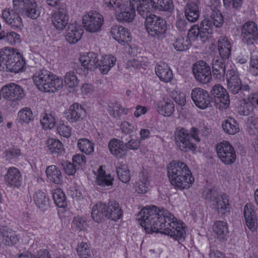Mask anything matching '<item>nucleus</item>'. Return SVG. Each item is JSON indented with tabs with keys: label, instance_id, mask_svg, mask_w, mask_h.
<instances>
[{
	"label": "nucleus",
	"instance_id": "nucleus-25",
	"mask_svg": "<svg viewBox=\"0 0 258 258\" xmlns=\"http://www.w3.org/2000/svg\"><path fill=\"white\" fill-rule=\"evenodd\" d=\"M110 153L115 157L121 158L125 156L127 150L123 141L117 139L110 140L108 143Z\"/></svg>",
	"mask_w": 258,
	"mask_h": 258
},
{
	"label": "nucleus",
	"instance_id": "nucleus-20",
	"mask_svg": "<svg viewBox=\"0 0 258 258\" xmlns=\"http://www.w3.org/2000/svg\"><path fill=\"white\" fill-rule=\"evenodd\" d=\"M22 176L20 171L12 167L8 169L7 173L4 176V180L7 185L15 187H19L22 183Z\"/></svg>",
	"mask_w": 258,
	"mask_h": 258
},
{
	"label": "nucleus",
	"instance_id": "nucleus-35",
	"mask_svg": "<svg viewBox=\"0 0 258 258\" xmlns=\"http://www.w3.org/2000/svg\"><path fill=\"white\" fill-rule=\"evenodd\" d=\"M204 20L210 22L209 27L213 29V26L217 28L221 27L224 23V18L220 11L216 8H214L210 15V18L205 19Z\"/></svg>",
	"mask_w": 258,
	"mask_h": 258
},
{
	"label": "nucleus",
	"instance_id": "nucleus-42",
	"mask_svg": "<svg viewBox=\"0 0 258 258\" xmlns=\"http://www.w3.org/2000/svg\"><path fill=\"white\" fill-rule=\"evenodd\" d=\"M0 40H3L11 45L19 43L21 41L20 36L17 33L13 31L6 32L2 31L0 32Z\"/></svg>",
	"mask_w": 258,
	"mask_h": 258
},
{
	"label": "nucleus",
	"instance_id": "nucleus-9",
	"mask_svg": "<svg viewBox=\"0 0 258 258\" xmlns=\"http://www.w3.org/2000/svg\"><path fill=\"white\" fill-rule=\"evenodd\" d=\"M82 21L84 27L87 31L91 33L99 31L104 22L103 16L96 11L90 12L84 16Z\"/></svg>",
	"mask_w": 258,
	"mask_h": 258
},
{
	"label": "nucleus",
	"instance_id": "nucleus-58",
	"mask_svg": "<svg viewBox=\"0 0 258 258\" xmlns=\"http://www.w3.org/2000/svg\"><path fill=\"white\" fill-rule=\"evenodd\" d=\"M72 226L77 229L78 231L84 230L87 224L85 219L80 217H76L72 222Z\"/></svg>",
	"mask_w": 258,
	"mask_h": 258
},
{
	"label": "nucleus",
	"instance_id": "nucleus-55",
	"mask_svg": "<svg viewBox=\"0 0 258 258\" xmlns=\"http://www.w3.org/2000/svg\"><path fill=\"white\" fill-rule=\"evenodd\" d=\"M247 130L251 135L258 134V117L254 116H250L247 118Z\"/></svg>",
	"mask_w": 258,
	"mask_h": 258
},
{
	"label": "nucleus",
	"instance_id": "nucleus-56",
	"mask_svg": "<svg viewBox=\"0 0 258 258\" xmlns=\"http://www.w3.org/2000/svg\"><path fill=\"white\" fill-rule=\"evenodd\" d=\"M239 108V112L242 115H248L253 110L254 106L244 99Z\"/></svg>",
	"mask_w": 258,
	"mask_h": 258
},
{
	"label": "nucleus",
	"instance_id": "nucleus-39",
	"mask_svg": "<svg viewBox=\"0 0 258 258\" xmlns=\"http://www.w3.org/2000/svg\"><path fill=\"white\" fill-rule=\"evenodd\" d=\"M113 178L110 174H106L105 171L100 167L98 169V174L96 177V182L99 185L103 187L112 185Z\"/></svg>",
	"mask_w": 258,
	"mask_h": 258
},
{
	"label": "nucleus",
	"instance_id": "nucleus-14",
	"mask_svg": "<svg viewBox=\"0 0 258 258\" xmlns=\"http://www.w3.org/2000/svg\"><path fill=\"white\" fill-rule=\"evenodd\" d=\"M51 20L54 27L58 30H63L68 24L69 16L66 5L60 7L51 15Z\"/></svg>",
	"mask_w": 258,
	"mask_h": 258
},
{
	"label": "nucleus",
	"instance_id": "nucleus-54",
	"mask_svg": "<svg viewBox=\"0 0 258 258\" xmlns=\"http://www.w3.org/2000/svg\"><path fill=\"white\" fill-rule=\"evenodd\" d=\"M64 83L68 87L75 88L78 86L79 80L74 72L69 71L65 75Z\"/></svg>",
	"mask_w": 258,
	"mask_h": 258
},
{
	"label": "nucleus",
	"instance_id": "nucleus-38",
	"mask_svg": "<svg viewBox=\"0 0 258 258\" xmlns=\"http://www.w3.org/2000/svg\"><path fill=\"white\" fill-rule=\"evenodd\" d=\"M50 81L48 83L44 92H55L61 89L63 87V80L52 74Z\"/></svg>",
	"mask_w": 258,
	"mask_h": 258
},
{
	"label": "nucleus",
	"instance_id": "nucleus-36",
	"mask_svg": "<svg viewBox=\"0 0 258 258\" xmlns=\"http://www.w3.org/2000/svg\"><path fill=\"white\" fill-rule=\"evenodd\" d=\"M158 112L164 116H170L174 111V104L171 100H162L158 103Z\"/></svg>",
	"mask_w": 258,
	"mask_h": 258
},
{
	"label": "nucleus",
	"instance_id": "nucleus-17",
	"mask_svg": "<svg viewBox=\"0 0 258 258\" xmlns=\"http://www.w3.org/2000/svg\"><path fill=\"white\" fill-rule=\"evenodd\" d=\"M2 17L5 22L14 29H21L23 26L21 18L14 10L4 9L2 11Z\"/></svg>",
	"mask_w": 258,
	"mask_h": 258
},
{
	"label": "nucleus",
	"instance_id": "nucleus-53",
	"mask_svg": "<svg viewBox=\"0 0 258 258\" xmlns=\"http://www.w3.org/2000/svg\"><path fill=\"white\" fill-rule=\"evenodd\" d=\"M34 200L39 208L44 209L48 205V199L46 198L45 194L41 190L35 193Z\"/></svg>",
	"mask_w": 258,
	"mask_h": 258
},
{
	"label": "nucleus",
	"instance_id": "nucleus-5",
	"mask_svg": "<svg viewBox=\"0 0 258 258\" xmlns=\"http://www.w3.org/2000/svg\"><path fill=\"white\" fill-rule=\"evenodd\" d=\"M202 197L213 203L220 216L224 217L229 214V204L227 196L219 194L215 187H205L202 191Z\"/></svg>",
	"mask_w": 258,
	"mask_h": 258
},
{
	"label": "nucleus",
	"instance_id": "nucleus-63",
	"mask_svg": "<svg viewBox=\"0 0 258 258\" xmlns=\"http://www.w3.org/2000/svg\"><path fill=\"white\" fill-rule=\"evenodd\" d=\"M73 162L77 167V166L84 165L86 162V157L83 154H76L73 157Z\"/></svg>",
	"mask_w": 258,
	"mask_h": 258
},
{
	"label": "nucleus",
	"instance_id": "nucleus-7",
	"mask_svg": "<svg viewBox=\"0 0 258 258\" xmlns=\"http://www.w3.org/2000/svg\"><path fill=\"white\" fill-rule=\"evenodd\" d=\"M145 26L150 36L158 39L164 37L166 22L161 17L153 15L145 20Z\"/></svg>",
	"mask_w": 258,
	"mask_h": 258
},
{
	"label": "nucleus",
	"instance_id": "nucleus-48",
	"mask_svg": "<svg viewBox=\"0 0 258 258\" xmlns=\"http://www.w3.org/2000/svg\"><path fill=\"white\" fill-rule=\"evenodd\" d=\"M52 194L54 203L58 207L64 208L67 206L66 197L61 189H54Z\"/></svg>",
	"mask_w": 258,
	"mask_h": 258
},
{
	"label": "nucleus",
	"instance_id": "nucleus-62",
	"mask_svg": "<svg viewBox=\"0 0 258 258\" xmlns=\"http://www.w3.org/2000/svg\"><path fill=\"white\" fill-rule=\"evenodd\" d=\"M249 70L252 76H258V58L251 57L250 61Z\"/></svg>",
	"mask_w": 258,
	"mask_h": 258
},
{
	"label": "nucleus",
	"instance_id": "nucleus-13",
	"mask_svg": "<svg viewBox=\"0 0 258 258\" xmlns=\"http://www.w3.org/2000/svg\"><path fill=\"white\" fill-rule=\"evenodd\" d=\"M132 6L138 13L143 18L147 19L152 16V13L155 11V2L152 0H131Z\"/></svg>",
	"mask_w": 258,
	"mask_h": 258
},
{
	"label": "nucleus",
	"instance_id": "nucleus-64",
	"mask_svg": "<svg viewBox=\"0 0 258 258\" xmlns=\"http://www.w3.org/2000/svg\"><path fill=\"white\" fill-rule=\"evenodd\" d=\"M189 24L186 20L183 19H179L176 22V27L178 31L181 32H185L189 27Z\"/></svg>",
	"mask_w": 258,
	"mask_h": 258
},
{
	"label": "nucleus",
	"instance_id": "nucleus-51",
	"mask_svg": "<svg viewBox=\"0 0 258 258\" xmlns=\"http://www.w3.org/2000/svg\"><path fill=\"white\" fill-rule=\"evenodd\" d=\"M78 146L82 152L87 155H90L94 151V145L89 140L80 139L78 142Z\"/></svg>",
	"mask_w": 258,
	"mask_h": 258
},
{
	"label": "nucleus",
	"instance_id": "nucleus-59",
	"mask_svg": "<svg viewBox=\"0 0 258 258\" xmlns=\"http://www.w3.org/2000/svg\"><path fill=\"white\" fill-rule=\"evenodd\" d=\"M188 41H185L183 38L180 37L176 40L173 45L175 49L177 50L183 51L188 49Z\"/></svg>",
	"mask_w": 258,
	"mask_h": 258
},
{
	"label": "nucleus",
	"instance_id": "nucleus-43",
	"mask_svg": "<svg viewBox=\"0 0 258 258\" xmlns=\"http://www.w3.org/2000/svg\"><path fill=\"white\" fill-rule=\"evenodd\" d=\"M46 144L48 150L52 153L62 154L64 152L62 143L58 140L55 139H49Z\"/></svg>",
	"mask_w": 258,
	"mask_h": 258
},
{
	"label": "nucleus",
	"instance_id": "nucleus-44",
	"mask_svg": "<svg viewBox=\"0 0 258 258\" xmlns=\"http://www.w3.org/2000/svg\"><path fill=\"white\" fill-rule=\"evenodd\" d=\"M77 252L80 258H93L94 254L89 245L84 242L78 244Z\"/></svg>",
	"mask_w": 258,
	"mask_h": 258
},
{
	"label": "nucleus",
	"instance_id": "nucleus-57",
	"mask_svg": "<svg viewBox=\"0 0 258 258\" xmlns=\"http://www.w3.org/2000/svg\"><path fill=\"white\" fill-rule=\"evenodd\" d=\"M149 181L146 178L143 177L136 183L135 189L139 194H144L147 191Z\"/></svg>",
	"mask_w": 258,
	"mask_h": 258
},
{
	"label": "nucleus",
	"instance_id": "nucleus-60",
	"mask_svg": "<svg viewBox=\"0 0 258 258\" xmlns=\"http://www.w3.org/2000/svg\"><path fill=\"white\" fill-rule=\"evenodd\" d=\"M61 166L68 175H73L76 171L77 167L73 163L64 161L61 163Z\"/></svg>",
	"mask_w": 258,
	"mask_h": 258
},
{
	"label": "nucleus",
	"instance_id": "nucleus-30",
	"mask_svg": "<svg viewBox=\"0 0 258 258\" xmlns=\"http://www.w3.org/2000/svg\"><path fill=\"white\" fill-rule=\"evenodd\" d=\"M231 43L228 38L221 36L218 41V48L219 54L223 59L229 58L231 54Z\"/></svg>",
	"mask_w": 258,
	"mask_h": 258
},
{
	"label": "nucleus",
	"instance_id": "nucleus-41",
	"mask_svg": "<svg viewBox=\"0 0 258 258\" xmlns=\"http://www.w3.org/2000/svg\"><path fill=\"white\" fill-rule=\"evenodd\" d=\"M26 15L32 19H37L40 14V10L35 0H31L30 3L24 9Z\"/></svg>",
	"mask_w": 258,
	"mask_h": 258
},
{
	"label": "nucleus",
	"instance_id": "nucleus-21",
	"mask_svg": "<svg viewBox=\"0 0 258 258\" xmlns=\"http://www.w3.org/2000/svg\"><path fill=\"white\" fill-rule=\"evenodd\" d=\"M52 74L46 70H42L37 72L33 76L34 83L39 90L44 91Z\"/></svg>",
	"mask_w": 258,
	"mask_h": 258
},
{
	"label": "nucleus",
	"instance_id": "nucleus-26",
	"mask_svg": "<svg viewBox=\"0 0 258 258\" xmlns=\"http://www.w3.org/2000/svg\"><path fill=\"white\" fill-rule=\"evenodd\" d=\"M199 2H190L186 4L184 8V15L190 22H196L200 17Z\"/></svg>",
	"mask_w": 258,
	"mask_h": 258
},
{
	"label": "nucleus",
	"instance_id": "nucleus-24",
	"mask_svg": "<svg viewBox=\"0 0 258 258\" xmlns=\"http://www.w3.org/2000/svg\"><path fill=\"white\" fill-rule=\"evenodd\" d=\"M243 213L246 226L249 229L253 231L256 228L257 223L253 206L246 204L244 208Z\"/></svg>",
	"mask_w": 258,
	"mask_h": 258
},
{
	"label": "nucleus",
	"instance_id": "nucleus-23",
	"mask_svg": "<svg viewBox=\"0 0 258 258\" xmlns=\"http://www.w3.org/2000/svg\"><path fill=\"white\" fill-rule=\"evenodd\" d=\"M107 210L106 204L102 202L97 203L92 208L91 216L93 220L97 223H101L107 219Z\"/></svg>",
	"mask_w": 258,
	"mask_h": 258
},
{
	"label": "nucleus",
	"instance_id": "nucleus-16",
	"mask_svg": "<svg viewBox=\"0 0 258 258\" xmlns=\"http://www.w3.org/2000/svg\"><path fill=\"white\" fill-rule=\"evenodd\" d=\"M110 33L113 38L122 45L127 44L131 41V33L127 29L121 26H114Z\"/></svg>",
	"mask_w": 258,
	"mask_h": 258
},
{
	"label": "nucleus",
	"instance_id": "nucleus-1",
	"mask_svg": "<svg viewBox=\"0 0 258 258\" xmlns=\"http://www.w3.org/2000/svg\"><path fill=\"white\" fill-rule=\"evenodd\" d=\"M138 219L146 232L164 233L179 241L185 239L184 224L177 221L166 210L160 209L155 206L147 207L140 211Z\"/></svg>",
	"mask_w": 258,
	"mask_h": 258
},
{
	"label": "nucleus",
	"instance_id": "nucleus-37",
	"mask_svg": "<svg viewBox=\"0 0 258 258\" xmlns=\"http://www.w3.org/2000/svg\"><path fill=\"white\" fill-rule=\"evenodd\" d=\"M108 208L107 219L116 221L119 219L122 215L121 209L119 208V204L115 202H109L107 205Z\"/></svg>",
	"mask_w": 258,
	"mask_h": 258
},
{
	"label": "nucleus",
	"instance_id": "nucleus-31",
	"mask_svg": "<svg viewBox=\"0 0 258 258\" xmlns=\"http://www.w3.org/2000/svg\"><path fill=\"white\" fill-rule=\"evenodd\" d=\"M213 231L221 240H226L229 234V230L227 222L217 221L213 225Z\"/></svg>",
	"mask_w": 258,
	"mask_h": 258
},
{
	"label": "nucleus",
	"instance_id": "nucleus-61",
	"mask_svg": "<svg viewBox=\"0 0 258 258\" xmlns=\"http://www.w3.org/2000/svg\"><path fill=\"white\" fill-rule=\"evenodd\" d=\"M58 134L66 138H68L71 135V128L64 124H60L57 128Z\"/></svg>",
	"mask_w": 258,
	"mask_h": 258
},
{
	"label": "nucleus",
	"instance_id": "nucleus-27",
	"mask_svg": "<svg viewBox=\"0 0 258 258\" xmlns=\"http://www.w3.org/2000/svg\"><path fill=\"white\" fill-rule=\"evenodd\" d=\"M83 33V30L76 25H69L66 32V39L70 43H76L80 39Z\"/></svg>",
	"mask_w": 258,
	"mask_h": 258
},
{
	"label": "nucleus",
	"instance_id": "nucleus-29",
	"mask_svg": "<svg viewBox=\"0 0 258 258\" xmlns=\"http://www.w3.org/2000/svg\"><path fill=\"white\" fill-rule=\"evenodd\" d=\"M211 93L215 97L217 98V101L223 103L225 106L229 105L230 99L228 93L222 86L215 85L211 91Z\"/></svg>",
	"mask_w": 258,
	"mask_h": 258
},
{
	"label": "nucleus",
	"instance_id": "nucleus-34",
	"mask_svg": "<svg viewBox=\"0 0 258 258\" xmlns=\"http://www.w3.org/2000/svg\"><path fill=\"white\" fill-rule=\"evenodd\" d=\"M46 174L48 180L55 184H59L62 180L61 171L55 165L49 166L46 168Z\"/></svg>",
	"mask_w": 258,
	"mask_h": 258
},
{
	"label": "nucleus",
	"instance_id": "nucleus-50",
	"mask_svg": "<svg viewBox=\"0 0 258 258\" xmlns=\"http://www.w3.org/2000/svg\"><path fill=\"white\" fill-rule=\"evenodd\" d=\"M41 116L40 122L44 129H51L55 126L56 120L54 115L50 113H43Z\"/></svg>",
	"mask_w": 258,
	"mask_h": 258
},
{
	"label": "nucleus",
	"instance_id": "nucleus-52",
	"mask_svg": "<svg viewBox=\"0 0 258 258\" xmlns=\"http://www.w3.org/2000/svg\"><path fill=\"white\" fill-rule=\"evenodd\" d=\"M210 23L208 21L203 20L200 25V31L198 34V37L204 41L208 38V35L212 33V30L209 27Z\"/></svg>",
	"mask_w": 258,
	"mask_h": 258
},
{
	"label": "nucleus",
	"instance_id": "nucleus-45",
	"mask_svg": "<svg viewBox=\"0 0 258 258\" xmlns=\"http://www.w3.org/2000/svg\"><path fill=\"white\" fill-rule=\"evenodd\" d=\"M33 120L32 111L29 108H24L18 113L17 121L21 124H28Z\"/></svg>",
	"mask_w": 258,
	"mask_h": 258
},
{
	"label": "nucleus",
	"instance_id": "nucleus-46",
	"mask_svg": "<svg viewBox=\"0 0 258 258\" xmlns=\"http://www.w3.org/2000/svg\"><path fill=\"white\" fill-rule=\"evenodd\" d=\"M110 115L114 118L119 117L122 113H127L128 110L117 103H110L108 106Z\"/></svg>",
	"mask_w": 258,
	"mask_h": 258
},
{
	"label": "nucleus",
	"instance_id": "nucleus-11",
	"mask_svg": "<svg viewBox=\"0 0 258 258\" xmlns=\"http://www.w3.org/2000/svg\"><path fill=\"white\" fill-rule=\"evenodd\" d=\"M1 93L4 99L11 101H19L25 96L23 89L15 83L4 86L1 90Z\"/></svg>",
	"mask_w": 258,
	"mask_h": 258
},
{
	"label": "nucleus",
	"instance_id": "nucleus-2",
	"mask_svg": "<svg viewBox=\"0 0 258 258\" xmlns=\"http://www.w3.org/2000/svg\"><path fill=\"white\" fill-rule=\"evenodd\" d=\"M167 175L171 184L178 189L187 188L194 182L188 166L178 160L170 162L167 167Z\"/></svg>",
	"mask_w": 258,
	"mask_h": 258
},
{
	"label": "nucleus",
	"instance_id": "nucleus-12",
	"mask_svg": "<svg viewBox=\"0 0 258 258\" xmlns=\"http://www.w3.org/2000/svg\"><path fill=\"white\" fill-rule=\"evenodd\" d=\"M191 97L195 104L201 109L208 108L211 102V98L209 93L201 88H196L192 90Z\"/></svg>",
	"mask_w": 258,
	"mask_h": 258
},
{
	"label": "nucleus",
	"instance_id": "nucleus-6",
	"mask_svg": "<svg viewBox=\"0 0 258 258\" xmlns=\"http://www.w3.org/2000/svg\"><path fill=\"white\" fill-rule=\"evenodd\" d=\"M226 74L227 88L232 94H238L241 99L244 97V92L252 91L251 87L247 84H242L239 75L235 67H231Z\"/></svg>",
	"mask_w": 258,
	"mask_h": 258
},
{
	"label": "nucleus",
	"instance_id": "nucleus-18",
	"mask_svg": "<svg viewBox=\"0 0 258 258\" xmlns=\"http://www.w3.org/2000/svg\"><path fill=\"white\" fill-rule=\"evenodd\" d=\"M118 9V13L117 14V19L120 22H130L133 21L136 16V10L132 6V2H130L129 4H122Z\"/></svg>",
	"mask_w": 258,
	"mask_h": 258
},
{
	"label": "nucleus",
	"instance_id": "nucleus-3",
	"mask_svg": "<svg viewBox=\"0 0 258 258\" xmlns=\"http://www.w3.org/2000/svg\"><path fill=\"white\" fill-rule=\"evenodd\" d=\"M25 64L22 55L12 48L6 47L0 51V69L17 73Z\"/></svg>",
	"mask_w": 258,
	"mask_h": 258
},
{
	"label": "nucleus",
	"instance_id": "nucleus-49",
	"mask_svg": "<svg viewBox=\"0 0 258 258\" xmlns=\"http://www.w3.org/2000/svg\"><path fill=\"white\" fill-rule=\"evenodd\" d=\"M116 172L119 179L124 183L128 182L131 178V174L128 166L122 163H119L117 167Z\"/></svg>",
	"mask_w": 258,
	"mask_h": 258
},
{
	"label": "nucleus",
	"instance_id": "nucleus-28",
	"mask_svg": "<svg viewBox=\"0 0 258 258\" xmlns=\"http://www.w3.org/2000/svg\"><path fill=\"white\" fill-rule=\"evenodd\" d=\"M155 71L160 80L164 82H169L173 78L172 72L165 63L157 64L155 67Z\"/></svg>",
	"mask_w": 258,
	"mask_h": 258
},
{
	"label": "nucleus",
	"instance_id": "nucleus-4",
	"mask_svg": "<svg viewBox=\"0 0 258 258\" xmlns=\"http://www.w3.org/2000/svg\"><path fill=\"white\" fill-rule=\"evenodd\" d=\"M199 130L195 127L191 128L190 131L182 127H178L174 132V140L175 144L179 149L183 152L194 150L196 146L192 142L195 140L197 142L200 141L199 137Z\"/></svg>",
	"mask_w": 258,
	"mask_h": 258
},
{
	"label": "nucleus",
	"instance_id": "nucleus-15",
	"mask_svg": "<svg viewBox=\"0 0 258 258\" xmlns=\"http://www.w3.org/2000/svg\"><path fill=\"white\" fill-rule=\"evenodd\" d=\"M241 37L248 45L253 44L258 38L257 25L253 21L246 22L242 27Z\"/></svg>",
	"mask_w": 258,
	"mask_h": 258
},
{
	"label": "nucleus",
	"instance_id": "nucleus-33",
	"mask_svg": "<svg viewBox=\"0 0 258 258\" xmlns=\"http://www.w3.org/2000/svg\"><path fill=\"white\" fill-rule=\"evenodd\" d=\"M115 61L116 58L111 55L102 56L101 59L98 60L97 68L102 73L106 74L110 68L115 65Z\"/></svg>",
	"mask_w": 258,
	"mask_h": 258
},
{
	"label": "nucleus",
	"instance_id": "nucleus-47",
	"mask_svg": "<svg viewBox=\"0 0 258 258\" xmlns=\"http://www.w3.org/2000/svg\"><path fill=\"white\" fill-rule=\"evenodd\" d=\"M155 10L171 12L174 9L173 0H156L155 2Z\"/></svg>",
	"mask_w": 258,
	"mask_h": 258
},
{
	"label": "nucleus",
	"instance_id": "nucleus-32",
	"mask_svg": "<svg viewBox=\"0 0 258 258\" xmlns=\"http://www.w3.org/2000/svg\"><path fill=\"white\" fill-rule=\"evenodd\" d=\"M225 61L223 59H214L212 64L213 76L217 80H223L225 75Z\"/></svg>",
	"mask_w": 258,
	"mask_h": 258
},
{
	"label": "nucleus",
	"instance_id": "nucleus-19",
	"mask_svg": "<svg viewBox=\"0 0 258 258\" xmlns=\"http://www.w3.org/2000/svg\"><path fill=\"white\" fill-rule=\"evenodd\" d=\"M86 112L84 107L78 103H75L70 106L66 112V118L71 122H76L83 119Z\"/></svg>",
	"mask_w": 258,
	"mask_h": 258
},
{
	"label": "nucleus",
	"instance_id": "nucleus-10",
	"mask_svg": "<svg viewBox=\"0 0 258 258\" xmlns=\"http://www.w3.org/2000/svg\"><path fill=\"white\" fill-rule=\"evenodd\" d=\"M192 72L196 80L199 83L207 84L212 80L210 66L204 61H199L192 66Z\"/></svg>",
	"mask_w": 258,
	"mask_h": 258
},
{
	"label": "nucleus",
	"instance_id": "nucleus-22",
	"mask_svg": "<svg viewBox=\"0 0 258 258\" xmlns=\"http://www.w3.org/2000/svg\"><path fill=\"white\" fill-rule=\"evenodd\" d=\"M98 55L94 52H90L81 55L80 57V61L84 69L94 71L98 66Z\"/></svg>",
	"mask_w": 258,
	"mask_h": 258
},
{
	"label": "nucleus",
	"instance_id": "nucleus-40",
	"mask_svg": "<svg viewBox=\"0 0 258 258\" xmlns=\"http://www.w3.org/2000/svg\"><path fill=\"white\" fill-rule=\"evenodd\" d=\"M222 126L224 131L229 135H235L239 131L237 121L232 118L224 120Z\"/></svg>",
	"mask_w": 258,
	"mask_h": 258
},
{
	"label": "nucleus",
	"instance_id": "nucleus-8",
	"mask_svg": "<svg viewBox=\"0 0 258 258\" xmlns=\"http://www.w3.org/2000/svg\"><path fill=\"white\" fill-rule=\"evenodd\" d=\"M218 157L226 165H231L235 162L236 154L233 146L227 141H223L216 146Z\"/></svg>",
	"mask_w": 258,
	"mask_h": 258
}]
</instances>
